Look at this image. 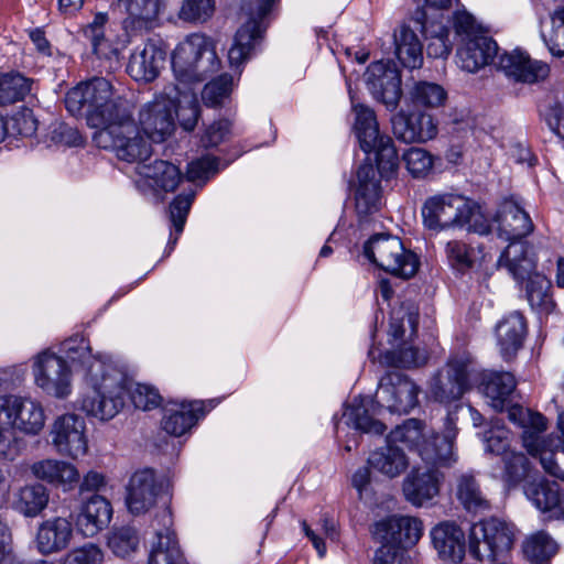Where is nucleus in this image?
Listing matches in <instances>:
<instances>
[{"label": "nucleus", "mask_w": 564, "mask_h": 564, "mask_svg": "<svg viewBox=\"0 0 564 564\" xmlns=\"http://www.w3.org/2000/svg\"><path fill=\"white\" fill-rule=\"evenodd\" d=\"M468 198L459 195L443 194L430 197L422 207L424 226L440 230L448 226H457L468 212Z\"/></svg>", "instance_id": "21"}, {"label": "nucleus", "mask_w": 564, "mask_h": 564, "mask_svg": "<svg viewBox=\"0 0 564 564\" xmlns=\"http://www.w3.org/2000/svg\"><path fill=\"white\" fill-rule=\"evenodd\" d=\"M486 452L505 457L511 451V433L505 427L495 425L485 433Z\"/></svg>", "instance_id": "61"}, {"label": "nucleus", "mask_w": 564, "mask_h": 564, "mask_svg": "<svg viewBox=\"0 0 564 564\" xmlns=\"http://www.w3.org/2000/svg\"><path fill=\"white\" fill-rule=\"evenodd\" d=\"M364 254L380 269L404 279L413 276L419 269L417 257L390 235L371 237L365 243Z\"/></svg>", "instance_id": "14"}, {"label": "nucleus", "mask_w": 564, "mask_h": 564, "mask_svg": "<svg viewBox=\"0 0 564 564\" xmlns=\"http://www.w3.org/2000/svg\"><path fill=\"white\" fill-rule=\"evenodd\" d=\"M395 55L408 68H417L423 62L422 44L413 30L402 25L394 34Z\"/></svg>", "instance_id": "42"}, {"label": "nucleus", "mask_w": 564, "mask_h": 564, "mask_svg": "<svg viewBox=\"0 0 564 564\" xmlns=\"http://www.w3.org/2000/svg\"><path fill=\"white\" fill-rule=\"evenodd\" d=\"M196 178H138L135 186L144 195L152 196L159 200L164 199L167 193L180 189L169 207L170 219L174 232L170 235L169 246L174 248L178 237L183 232L184 225L189 213L192 203L196 195Z\"/></svg>", "instance_id": "8"}, {"label": "nucleus", "mask_w": 564, "mask_h": 564, "mask_svg": "<svg viewBox=\"0 0 564 564\" xmlns=\"http://www.w3.org/2000/svg\"><path fill=\"white\" fill-rule=\"evenodd\" d=\"M48 489L39 482L24 485L13 494L12 508L25 518H36L48 506Z\"/></svg>", "instance_id": "40"}, {"label": "nucleus", "mask_w": 564, "mask_h": 564, "mask_svg": "<svg viewBox=\"0 0 564 564\" xmlns=\"http://www.w3.org/2000/svg\"><path fill=\"white\" fill-rule=\"evenodd\" d=\"M34 384L46 395L67 399L73 392V373L67 360L44 349L32 357Z\"/></svg>", "instance_id": "17"}, {"label": "nucleus", "mask_w": 564, "mask_h": 564, "mask_svg": "<svg viewBox=\"0 0 564 564\" xmlns=\"http://www.w3.org/2000/svg\"><path fill=\"white\" fill-rule=\"evenodd\" d=\"M231 135V122L228 119H218L204 131L202 143L204 147H217Z\"/></svg>", "instance_id": "64"}, {"label": "nucleus", "mask_w": 564, "mask_h": 564, "mask_svg": "<svg viewBox=\"0 0 564 564\" xmlns=\"http://www.w3.org/2000/svg\"><path fill=\"white\" fill-rule=\"evenodd\" d=\"M171 496L162 479L154 470L144 468L137 470L130 477L126 487V506L135 517L154 511L153 524L161 525V514L170 508Z\"/></svg>", "instance_id": "9"}, {"label": "nucleus", "mask_w": 564, "mask_h": 564, "mask_svg": "<svg viewBox=\"0 0 564 564\" xmlns=\"http://www.w3.org/2000/svg\"><path fill=\"white\" fill-rule=\"evenodd\" d=\"M524 492L533 506L542 512L558 511L564 513V495L557 484L549 481L529 484Z\"/></svg>", "instance_id": "44"}, {"label": "nucleus", "mask_w": 564, "mask_h": 564, "mask_svg": "<svg viewBox=\"0 0 564 564\" xmlns=\"http://www.w3.org/2000/svg\"><path fill=\"white\" fill-rule=\"evenodd\" d=\"M412 96L416 102L436 108L444 105L447 94L438 84L422 82L414 86Z\"/></svg>", "instance_id": "58"}, {"label": "nucleus", "mask_w": 564, "mask_h": 564, "mask_svg": "<svg viewBox=\"0 0 564 564\" xmlns=\"http://www.w3.org/2000/svg\"><path fill=\"white\" fill-rule=\"evenodd\" d=\"M373 534L383 545L408 547L415 545L423 535V522L412 516H390L375 524Z\"/></svg>", "instance_id": "22"}, {"label": "nucleus", "mask_w": 564, "mask_h": 564, "mask_svg": "<svg viewBox=\"0 0 564 564\" xmlns=\"http://www.w3.org/2000/svg\"><path fill=\"white\" fill-rule=\"evenodd\" d=\"M261 32L260 22L253 18L237 31L234 43L228 51V59L231 66L241 65L250 56Z\"/></svg>", "instance_id": "43"}, {"label": "nucleus", "mask_w": 564, "mask_h": 564, "mask_svg": "<svg viewBox=\"0 0 564 564\" xmlns=\"http://www.w3.org/2000/svg\"><path fill=\"white\" fill-rule=\"evenodd\" d=\"M508 417L523 429L521 435L523 447L531 456L540 459L544 471L564 480V442L554 446L551 435H542L547 427L546 419L541 413L520 405L509 408Z\"/></svg>", "instance_id": "4"}, {"label": "nucleus", "mask_w": 564, "mask_h": 564, "mask_svg": "<svg viewBox=\"0 0 564 564\" xmlns=\"http://www.w3.org/2000/svg\"><path fill=\"white\" fill-rule=\"evenodd\" d=\"M13 368H0V389L3 387ZM0 423H7L28 436H37L46 423L43 404L31 397L18 394L0 395Z\"/></svg>", "instance_id": "10"}, {"label": "nucleus", "mask_w": 564, "mask_h": 564, "mask_svg": "<svg viewBox=\"0 0 564 564\" xmlns=\"http://www.w3.org/2000/svg\"><path fill=\"white\" fill-rule=\"evenodd\" d=\"M476 369L468 354L453 356L446 367L430 383V395L437 402L449 404L459 400L476 382Z\"/></svg>", "instance_id": "15"}, {"label": "nucleus", "mask_w": 564, "mask_h": 564, "mask_svg": "<svg viewBox=\"0 0 564 564\" xmlns=\"http://www.w3.org/2000/svg\"><path fill=\"white\" fill-rule=\"evenodd\" d=\"M62 350L69 360L83 367L86 391L78 406L86 415L101 421L111 420L122 410L128 393L134 406L143 411L160 404L161 397L156 389L142 383L127 386L122 372L101 355H93L85 338L65 340Z\"/></svg>", "instance_id": "1"}, {"label": "nucleus", "mask_w": 564, "mask_h": 564, "mask_svg": "<svg viewBox=\"0 0 564 564\" xmlns=\"http://www.w3.org/2000/svg\"><path fill=\"white\" fill-rule=\"evenodd\" d=\"M432 545L438 557L448 563H459L467 551V538L463 528L453 520H444L430 531Z\"/></svg>", "instance_id": "27"}, {"label": "nucleus", "mask_w": 564, "mask_h": 564, "mask_svg": "<svg viewBox=\"0 0 564 564\" xmlns=\"http://www.w3.org/2000/svg\"><path fill=\"white\" fill-rule=\"evenodd\" d=\"M456 496L464 508L469 512H484L490 509V502L480 490L475 477L463 474L457 479Z\"/></svg>", "instance_id": "48"}, {"label": "nucleus", "mask_w": 564, "mask_h": 564, "mask_svg": "<svg viewBox=\"0 0 564 564\" xmlns=\"http://www.w3.org/2000/svg\"><path fill=\"white\" fill-rule=\"evenodd\" d=\"M541 37L553 57H564V8L551 14V25L549 29L542 26Z\"/></svg>", "instance_id": "53"}, {"label": "nucleus", "mask_w": 564, "mask_h": 564, "mask_svg": "<svg viewBox=\"0 0 564 564\" xmlns=\"http://www.w3.org/2000/svg\"><path fill=\"white\" fill-rule=\"evenodd\" d=\"M499 67L508 77L528 84L543 80L550 73L547 64L532 59L520 50L502 54L499 57Z\"/></svg>", "instance_id": "30"}, {"label": "nucleus", "mask_w": 564, "mask_h": 564, "mask_svg": "<svg viewBox=\"0 0 564 564\" xmlns=\"http://www.w3.org/2000/svg\"><path fill=\"white\" fill-rule=\"evenodd\" d=\"M175 86L177 87V95L173 96L175 100L174 118L177 117L184 130L192 131L196 127L199 118V106L196 94L189 85Z\"/></svg>", "instance_id": "46"}, {"label": "nucleus", "mask_w": 564, "mask_h": 564, "mask_svg": "<svg viewBox=\"0 0 564 564\" xmlns=\"http://www.w3.org/2000/svg\"><path fill=\"white\" fill-rule=\"evenodd\" d=\"M365 80L371 95L394 109L401 97V78L398 69L383 62L372 63L365 73Z\"/></svg>", "instance_id": "25"}, {"label": "nucleus", "mask_w": 564, "mask_h": 564, "mask_svg": "<svg viewBox=\"0 0 564 564\" xmlns=\"http://www.w3.org/2000/svg\"><path fill=\"white\" fill-rule=\"evenodd\" d=\"M445 256L448 265L458 273L482 268L490 258L481 246H473L463 240H449L445 245Z\"/></svg>", "instance_id": "36"}, {"label": "nucleus", "mask_w": 564, "mask_h": 564, "mask_svg": "<svg viewBox=\"0 0 564 564\" xmlns=\"http://www.w3.org/2000/svg\"><path fill=\"white\" fill-rule=\"evenodd\" d=\"M132 120V112L126 122H116L96 130L93 140L98 148L111 149L119 160L126 162H142L152 153L151 141L140 134Z\"/></svg>", "instance_id": "11"}, {"label": "nucleus", "mask_w": 564, "mask_h": 564, "mask_svg": "<svg viewBox=\"0 0 564 564\" xmlns=\"http://www.w3.org/2000/svg\"><path fill=\"white\" fill-rule=\"evenodd\" d=\"M164 61V51L154 43H147L132 53L127 72L134 80L149 83L158 77Z\"/></svg>", "instance_id": "33"}, {"label": "nucleus", "mask_w": 564, "mask_h": 564, "mask_svg": "<svg viewBox=\"0 0 564 564\" xmlns=\"http://www.w3.org/2000/svg\"><path fill=\"white\" fill-rule=\"evenodd\" d=\"M460 42L457 50V64L467 73L478 72L497 54L496 42L487 35H478Z\"/></svg>", "instance_id": "31"}, {"label": "nucleus", "mask_w": 564, "mask_h": 564, "mask_svg": "<svg viewBox=\"0 0 564 564\" xmlns=\"http://www.w3.org/2000/svg\"><path fill=\"white\" fill-rule=\"evenodd\" d=\"M32 476L64 492L74 490L80 479L78 468L66 460L58 458H42L30 465Z\"/></svg>", "instance_id": "28"}, {"label": "nucleus", "mask_w": 564, "mask_h": 564, "mask_svg": "<svg viewBox=\"0 0 564 564\" xmlns=\"http://www.w3.org/2000/svg\"><path fill=\"white\" fill-rule=\"evenodd\" d=\"M456 436L455 420L448 415L443 436L434 432L416 419H410L392 430L388 437L393 444H403L415 449L421 458L433 466H448L454 458L453 442Z\"/></svg>", "instance_id": "3"}, {"label": "nucleus", "mask_w": 564, "mask_h": 564, "mask_svg": "<svg viewBox=\"0 0 564 564\" xmlns=\"http://www.w3.org/2000/svg\"><path fill=\"white\" fill-rule=\"evenodd\" d=\"M172 525V511L165 509L161 514V525L155 527L148 564H186Z\"/></svg>", "instance_id": "29"}, {"label": "nucleus", "mask_w": 564, "mask_h": 564, "mask_svg": "<svg viewBox=\"0 0 564 564\" xmlns=\"http://www.w3.org/2000/svg\"><path fill=\"white\" fill-rule=\"evenodd\" d=\"M88 82L82 83L72 89H69L65 96V107L74 116H78L85 111L86 118L88 119Z\"/></svg>", "instance_id": "62"}, {"label": "nucleus", "mask_w": 564, "mask_h": 564, "mask_svg": "<svg viewBox=\"0 0 564 564\" xmlns=\"http://www.w3.org/2000/svg\"><path fill=\"white\" fill-rule=\"evenodd\" d=\"M75 525L66 517H52L39 523L34 536L36 551L48 556L65 551L74 538Z\"/></svg>", "instance_id": "24"}, {"label": "nucleus", "mask_w": 564, "mask_h": 564, "mask_svg": "<svg viewBox=\"0 0 564 564\" xmlns=\"http://www.w3.org/2000/svg\"><path fill=\"white\" fill-rule=\"evenodd\" d=\"M205 413L203 401L171 404L164 409L163 430L173 436H182L188 432L196 421Z\"/></svg>", "instance_id": "35"}, {"label": "nucleus", "mask_w": 564, "mask_h": 564, "mask_svg": "<svg viewBox=\"0 0 564 564\" xmlns=\"http://www.w3.org/2000/svg\"><path fill=\"white\" fill-rule=\"evenodd\" d=\"M419 314L414 307H399L394 308L391 313L390 328H389V343L392 347L384 354L376 356V350L370 349L369 356L381 365L389 367H417L425 364L427 356L425 350H420L413 345L409 344L404 338L412 337L416 332Z\"/></svg>", "instance_id": "6"}, {"label": "nucleus", "mask_w": 564, "mask_h": 564, "mask_svg": "<svg viewBox=\"0 0 564 564\" xmlns=\"http://www.w3.org/2000/svg\"><path fill=\"white\" fill-rule=\"evenodd\" d=\"M556 552V542L543 531L528 536L523 543V553L530 564H550Z\"/></svg>", "instance_id": "49"}, {"label": "nucleus", "mask_w": 564, "mask_h": 564, "mask_svg": "<svg viewBox=\"0 0 564 564\" xmlns=\"http://www.w3.org/2000/svg\"><path fill=\"white\" fill-rule=\"evenodd\" d=\"M349 188L359 214L366 215L378 209L381 199L380 178H351Z\"/></svg>", "instance_id": "45"}, {"label": "nucleus", "mask_w": 564, "mask_h": 564, "mask_svg": "<svg viewBox=\"0 0 564 564\" xmlns=\"http://www.w3.org/2000/svg\"><path fill=\"white\" fill-rule=\"evenodd\" d=\"M423 32L429 40L426 52L432 57H446L451 52L448 28L443 21L422 20Z\"/></svg>", "instance_id": "50"}, {"label": "nucleus", "mask_w": 564, "mask_h": 564, "mask_svg": "<svg viewBox=\"0 0 564 564\" xmlns=\"http://www.w3.org/2000/svg\"><path fill=\"white\" fill-rule=\"evenodd\" d=\"M31 80L18 73L0 75V106L22 100L31 90Z\"/></svg>", "instance_id": "52"}, {"label": "nucleus", "mask_w": 564, "mask_h": 564, "mask_svg": "<svg viewBox=\"0 0 564 564\" xmlns=\"http://www.w3.org/2000/svg\"><path fill=\"white\" fill-rule=\"evenodd\" d=\"M503 469L499 477L509 486L520 484L529 474L530 463L524 454L520 452H510L502 457Z\"/></svg>", "instance_id": "54"}, {"label": "nucleus", "mask_w": 564, "mask_h": 564, "mask_svg": "<svg viewBox=\"0 0 564 564\" xmlns=\"http://www.w3.org/2000/svg\"><path fill=\"white\" fill-rule=\"evenodd\" d=\"M405 167L412 176H425L433 171L435 158L425 149L411 148L403 154Z\"/></svg>", "instance_id": "57"}, {"label": "nucleus", "mask_w": 564, "mask_h": 564, "mask_svg": "<svg viewBox=\"0 0 564 564\" xmlns=\"http://www.w3.org/2000/svg\"><path fill=\"white\" fill-rule=\"evenodd\" d=\"M88 124L97 130L116 122H126L132 112V105L122 98L106 78L88 82Z\"/></svg>", "instance_id": "13"}, {"label": "nucleus", "mask_w": 564, "mask_h": 564, "mask_svg": "<svg viewBox=\"0 0 564 564\" xmlns=\"http://www.w3.org/2000/svg\"><path fill=\"white\" fill-rule=\"evenodd\" d=\"M527 334V323L520 312L506 315L496 326L497 346L503 359L516 356L523 345Z\"/></svg>", "instance_id": "32"}, {"label": "nucleus", "mask_w": 564, "mask_h": 564, "mask_svg": "<svg viewBox=\"0 0 564 564\" xmlns=\"http://www.w3.org/2000/svg\"><path fill=\"white\" fill-rule=\"evenodd\" d=\"M391 123L393 134L404 143H425L433 140L438 132L434 117L422 110L397 113Z\"/></svg>", "instance_id": "26"}, {"label": "nucleus", "mask_w": 564, "mask_h": 564, "mask_svg": "<svg viewBox=\"0 0 564 564\" xmlns=\"http://www.w3.org/2000/svg\"><path fill=\"white\" fill-rule=\"evenodd\" d=\"M232 77L224 74L207 83L202 90L203 102L207 107H221L232 91Z\"/></svg>", "instance_id": "56"}, {"label": "nucleus", "mask_w": 564, "mask_h": 564, "mask_svg": "<svg viewBox=\"0 0 564 564\" xmlns=\"http://www.w3.org/2000/svg\"><path fill=\"white\" fill-rule=\"evenodd\" d=\"M141 539L137 529L121 527L115 529L108 536V546L120 558H130L140 549Z\"/></svg>", "instance_id": "51"}, {"label": "nucleus", "mask_w": 564, "mask_h": 564, "mask_svg": "<svg viewBox=\"0 0 564 564\" xmlns=\"http://www.w3.org/2000/svg\"><path fill=\"white\" fill-rule=\"evenodd\" d=\"M116 8L128 14L123 29L130 33L151 28L160 14L162 0H117Z\"/></svg>", "instance_id": "34"}, {"label": "nucleus", "mask_w": 564, "mask_h": 564, "mask_svg": "<svg viewBox=\"0 0 564 564\" xmlns=\"http://www.w3.org/2000/svg\"><path fill=\"white\" fill-rule=\"evenodd\" d=\"M226 166V162L221 159L204 154L188 163L187 176H207L209 174L220 173Z\"/></svg>", "instance_id": "63"}, {"label": "nucleus", "mask_w": 564, "mask_h": 564, "mask_svg": "<svg viewBox=\"0 0 564 564\" xmlns=\"http://www.w3.org/2000/svg\"><path fill=\"white\" fill-rule=\"evenodd\" d=\"M538 260L530 246L510 243L501 252L497 265L503 267L521 284H524L527 297L532 307L546 305L551 281L536 271Z\"/></svg>", "instance_id": "7"}, {"label": "nucleus", "mask_w": 564, "mask_h": 564, "mask_svg": "<svg viewBox=\"0 0 564 564\" xmlns=\"http://www.w3.org/2000/svg\"><path fill=\"white\" fill-rule=\"evenodd\" d=\"M176 95V86H166L162 93L141 106L137 128L151 142H164L173 134L175 130L173 96Z\"/></svg>", "instance_id": "16"}, {"label": "nucleus", "mask_w": 564, "mask_h": 564, "mask_svg": "<svg viewBox=\"0 0 564 564\" xmlns=\"http://www.w3.org/2000/svg\"><path fill=\"white\" fill-rule=\"evenodd\" d=\"M215 8V0H183L178 18L186 23H204L214 15Z\"/></svg>", "instance_id": "55"}, {"label": "nucleus", "mask_w": 564, "mask_h": 564, "mask_svg": "<svg viewBox=\"0 0 564 564\" xmlns=\"http://www.w3.org/2000/svg\"><path fill=\"white\" fill-rule=\"evenodd\" d=\"M495 232L503 241L510 243H524L523 238L529 236L534 225L529 214L524 210L518 196H509L502 199L494 217ZM527 246H529L525 242Z\"/></svg>", "instance_id": "19"}, {"label": "nucleus", "mask_w": 564, "mask_h": 564, "mask_svg": "<svg viewBox=\"0 0 564 564\" xmlns=\"http://www.w3.org/2000/svg\"><path fill=\"white\" fill-rule=\"evenodd\" d=\"M468 212L458 221L457 226H468V230L478 235H488L495 231L494 219L489 221L482 214L481 208L475 202L468 199Z\"/></svg>", "instance_id": "60"}, {"label": "nucleus", "mask_w": 564, "mask_h": 564, "mask_svg": "<svg viewBox=\"0 0 564 564\" xmlns=\"http://www.w3.org/2000/svg\"><path fill=\"white\" fill-rule=\"evenodd\" d=\"M476 379L481 377L479 389L496 411H502L509 395L516 388V379L510 372H481L476 370Z\"/></svg>", "instance_id": "39"}, {"label": "nucleus", "mask_w": 564, "mask_h": 564, "mask_svg": "<svg viewBox=\"0 0 564 564\" xmlns=\"http://www.w3.org/2000/svg\"><path fill=\"white\" fill-rule=\"evenodd\" d=\"M107 21V14L99 12L94 17V20L84 28L83 32L90 41L94 52L99 57L111 59L118 56L120 48L106 37Z\"/></svg>", "instance_id": "47"}, {"label": "nucleus", "mask_w": 564, "mask_h": 564, "mask_svg": "<svg viewBox=\"0 0 564 564\" xmlns=\"http://www.w3.org/2000/svg\"><path fill=\"white\" fill-rule=\"evenodd\" d=\"M371 405L372 400L369 397L354 399L343 413L345 424L365 433L382 434L384 425L368 413Z\"/></svg>", "instance_id": "41"}, {"label": "nucleus", "mask_w": 564, "mask_h": 564, "mask_svg": "<svg viewBox=\"0 0 564 564\" xmlns=\"http://www.w3.org/2000/svg\"><path fill=\"white\" fill-rule=\"evenodd\" d=\"M367 463L373 471L390 479L399 477L409 467V458L403 449L389 442V438L384 446L370 453Z\"/></svg>", "instance_id": "37"}, {"label": "nucleus", "mask_w": 564, "mask_h": 564, "mask_svg": "<svg viewBox=\"0 0 564 564\" xmlns=\"http://www.w3.org/2000/svg\"><path fill=\"white\" fill-rule=\"evenodd\" d=\"M112 514L111 502L106 497L94 494L80 502L72 520L78 534L94 538L108 528Z\"/></svg>", "instance_id": "23"}, {"label": "nucleus", "mask_w": 564, "mask_h": 564, "mask_svg": "<svg viewBox=\"0 0 564 564\" xmlns=\"http://www.w3.org/2000/svg\"><path fill=\"white\" fill-rule=\"evenodd\" d=\"M48 435L52 447L63 457L77 460L88 453L87 425L78 414L64 413L56 416Z\"/></svg>", "instance_id": "18"}, {"label": "nucleus", "mask_w": 564, "mask_h": 564, "mask_svg": "<svg viewBox=\"0 0 564 564\" xmlns=\"http://www.w3.org/2000/svg\"><path fill=\"white\" fill-rule=\"evenodd\" d=\"M104 551L95 543H85L82 546L70 550L62 560V564H101Z\"/></svg>", "instance_id": "59"}, {"label": "nucleus", "mask_w": 564, "mask_h": 564, "mask_svg": "<svg viewBox=\"0 0 564 564\" xmlns=\"http://www.w3.org/2000/svg\"><path fill=\"white\" fill-rule=\"evenodd\" d=\"M514 529L511 524L489 518L470 525L467 535L469 555L480 562L503 556L513 545Z\"/></svg>", "instance_id": "12"}, {"label": "nucleus", "mask_w": 564, "mask_h": 564, "mask_svg": "<svg viewBox=\"0 0 564 564\" xmlns=\"http://www.w3.org/2000/svg\"><path fill=\"white\" fill-rule=\"evenodd\" d=\"M420 389L403 373L393 371L380 380L376 401L392 413H408L417 404Z\"/></svg>", "instance_id": "20"}, {"label": "nucleus", "mask_w": 564, "mask_h": 564, "mask_svg": "<svg viewBox=\"0 0 564 564\" xmlns=\"http://www.w3.org/2000/svg\"><path fill=\"white\" fill-rule=\"evenodd\" d=\"M440 491V478L436 470L413 471L403 482V492L409 502L422 507Z\"/></svg>", "instance_id": "38"}, {"label": "nucleus", "mask_w": 564, "mask_h": 564, "mask_svg": "<svg viewBox=\"0 0 564 564\" xmlns=\"http://www.w3.org/2000/svg\"><path fill=\"white\" fill-rule=\"evenodd\" d=\"M220 61L213 41L202 33H193L180 42L172 53L174 85L192 86L217 73Z\"/></svg>", "instance_id": "5"}, {"label": "nucleus", "mask_w": 564, "mask_h": 564, "mask_svg": "<svg viewBox=\"0 0 564 564\" xmlns=\"http://www.w3.org/2000/svg\"><path fill=\"white\" fill-rule=\"evenodd\" d=\"M354 131L366 158L358 166L356 176H389L397 172L399 158L392 139L379 131L373 110L352 101Z\"/></svg>", "instance_id": "2"}]
</instances>
